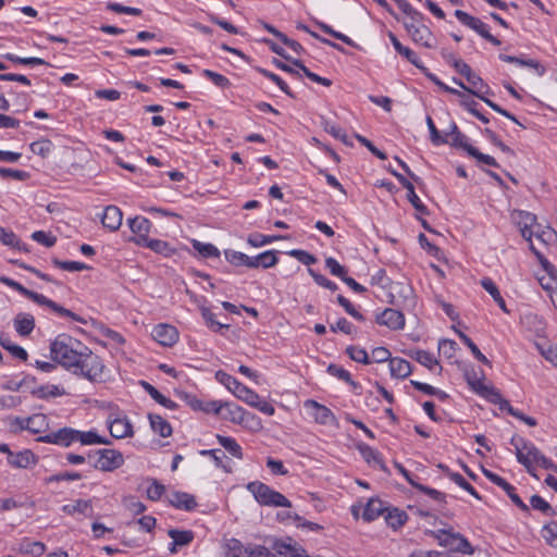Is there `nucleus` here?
<instances>
[{
	"label": "nucleus",
	"mask_w": 557,
	"mask_h": 557,
	"mask_svg": "<svg viewBox=\"0 0 557 557\" xmlns=\"http://www.w3.org/2000/svg\"><path fill=\"white\" fill-rule=\"evenodd\" d=\"M386 508L381 499L370 498L364 507L362 518L368 522L373 521L377 517L384 516Z\"/></svg>",
	"instance_id": "nucleus-27"
},
{
	"label": "nucleus",
	"mask_w": 557,
	"mask_h": 557,
	"mask_svg": "<svg viewBox=\"0 0 557 557\" xmlns=\"http://www.w3.org/2000/svg\"><path fill=\"white\" fill-rule=\"evenodd\" d=\"M305 407L307 409H311V416L313 417L317 423L323 425L336 423V418L334 413L326 406L321 405L313 399H307L305 401Z\"/></svg>",
	"instance_id": "nucleus-15"
},
{
	"label": "nucleus",
	"mask_w": 557,
	"mask_h": 557,
	"mask_svg": "<svg viewBox=\"0 0 557 557\" xmlns=\"http://www.w3.org/2000/svg\"><path fill=\"white\" fill-rule=\"evenodd\" d=\"M109 431L114 438H124L133 435V425L126 418H116L110 422Z\"/></svg>",
	"instance_id": "nucleus-25"
},
{
	"label": "nucleus",
	"mask_w": 557,
	"mask_h": 557,
	"mask_svg": "<svg viewBox=\"0 0 557 557\" xmlns=\"http://www.w3.org/2000/svg\"><path fill=\"white\" fill-rule=\"evenodd\" d=\"M410 357L430 370L438 364V361L433 357V355L426 350H414L410 354Z\"/></svg>",
	"instance_id": "nucleus-46"
},
{
	"label": "nucleus",
	"mask_w": 557,
	"mask_h": 557,
	"mask_svg": "<svg viewBox=\"0 0 557 557\" xmlns=\"http://www.w3.org/2000/svg\"><path fill=\"white\" fill-rule=\"evenodd\" d=\"M224 257L231 264L236 267L246 265L248 260V256L246 253L232 249L224 250Z\"/></svg>",
	"instance_id": "nucleus-62"
},
{
	"label": "nucleus",
	"mask_w": 557,
	"mask_h": 557,
	"mask_svg": "<svg viewBox=\"0 0 557 557\" xmlns=\"http://www.w3.org/2000/svg\"><path fill=\"white\" fill-rule=\"evenodd\" d=\"M260 74H262L264 77L269 78L270 81H272L273 83H275L277 85V87L284 92L286 94L288 97L290 98H295V95L293 94V91L290 90V88L288 87V85L276 74L265 70V69H262V67H257L256 69Z\"/></svg>",
	"instance_id": "nucleus-49"
},
{
	"label": "nucleus",
	"mask_w": 557,
	"mask_h": 557,
	"mask_svg": "<svg viewBox=\"0 0 557 557\" xmlns=\"http://www.w3.org/2000/svg\"><path fill=\"white\" fill-rule=\"evenodd\" d=\"M123 213L116 206L110 205L104 208L101 216L102 225L110 231H117L122 224Z\"/></svg>",
	"instance_id": "nucleus-19"
},
{
	"label": "nucleus",
	"mask_w": 557,
	"mask_h": 557,
	"mask_svg": "<svg viewBox=\"0 0 557 557\" xmlns=\"http://www.w3.org/2000/svg\"><path fill=\"white\" fill-rule=\"evenodd\" d=\"M131 231L134 236L129 238L138 246H143L148 239V234L152 226L151 222L145 216H135L127 221Z\"/></svg>",
	"instance_id": "nucleus-11"
},
{
	"label": "nucleus",
	"mask_w": 557,
	"mask_h": 557,
	"mask_svg": "<svg viewBox=\"0 0 557 557\" xmlns=\"http://www.w3.org/2000/svg\"><path fill=\"white\" fill-rule=\"evenodd\" d=\"M468 83L471 85L470 89L479 90L484 96L485 94H491L490 87L484 81L474 72L466 78Z\"/></svg>",
	"instance_id": "nucleus-63"
},
{
	"label": "nucleus",
	"mask_w": 557,
	"mask_h": 557,
	"mask_svg": "<svg viewBox=\"0 0 557 557\" xmlns=\"http://www.w3.org/2000/svg\"><path fill=\"white\" fill-rule=\"evenodd\" d=\"M326 372L329 374L336 376L337 379L348 383L352 387H355V388L357 387V383L351 379L350 373L347 370H345L344 368L338 367L335 363H330L327 366Z\"/></svg>",
	"instance_id": "nucleus-50"
},
{
	"label": "nucleus",
	"mask_w": 557,
	"mask_h": 557,
	"mask_svg": "<svg viewBox=\"0 0 557 557\" xmlns=\"http://www.w3.org/2000/svg\"><path fill=\"white\" fill-rule=\"evenodd\" d=\"M0 345L5 350H8L13 357H15L22 361L27 360V358H28L27 351L23 347L16 345V344H13L9 338L1 337Z\"/></svg>",
	"instance_id": "nucleus-45"
},
{
	"label": "nucleus",
	"mask_w": 557,
	"mask_h": 557,
	"mask_svg": "<svg viewBox=\"0 0 557 557\" xmlns=\"http://www.w3.org/2000/svg\"><path fill=\"white\" fill-rule=\"evenodd\" d=\"M0 283L4 284L8 287L13 288L14 290L18 292L21 295L33 300L37 305L48 307L53 312H55L60 315L67 317L74 321L85 323V320L83 318H81L79 315H77L76 313H74L73 311L60 306L55 301L47 298L46 296H44L41 294H38L36 292H33V290L26 288L21 283L16 282L8 276H4V275L0 276Z\"/></svg>",
	"instance_id": "nucleus-2"
},
{
	"label": "nucleus",
	"mask_w": 557,
	"mask_h": 557,
	"mask_svg": "<svg viewBox=\"0 0 557 557\" xmlns=\"http://www.w3.org/2000/svg\"><path fill=\"white\" fill-rule=\"evenodd\" d=\"M453 83L455 85H457L458 87L462 88L463 90L468 91L469 94L473 95L474 97L484 101L491 109H493L497 113H499V114L504 115L505 117L509 119L510 121L515 122L520 127L525 128V126L523 124H521L513 114H511L509 111L503 109L497 103H495L494 101H492L488 98H486L485 96H483L482 92H480L479 90L470 89V87L466 86L465 83L457 77H453Z\"/></svg>",
	"instance_id": "nucleus-13"
},
{
	"label": "nucleus",
	"mask_w": 557,
	"mask_h": 557,
	"mask_svg": "<svg viewBox=\"0 0 557 557\" xmlns=\"http://www.w3.org/2000/svg\"><path fill=\"white\" fill-rule=\"evenodd\" d=\"M52 263L54 267L64 270V271H83L88 270L89 267L83 262L78 261H62L57 258L52 259Z\"/></svg>",
	"instance_id": "nucleus-57"
},
{
	"label": "nucleus",
	"mask_w": 557,
	"mask_h": 557,
	"mask_svg": "<svg viewBox=\"0 0 557 557\" xmlns=\"http://www.w3.org/2000/svg\"><path fill=\"white\" fill-rule=\"evenodd\" d=\"M53 149V144L48 139L37 140L30 144V150L42 158H47Z\"/></svg>",
	"instance_id": "nucleus-54"
},
{
	"label": "nucleus",
	"mask_w": 557,
	"mask_h": 557,
	"mask_svg": "<svg viewBox=\"0 0 557 557\" xmlns=\"http://www.w3.org/2000/svg\"><path fill=\"white\" fill-rule=\"evenodd\" d=\"M405 28L414 42L420 44L425 48L435 47V38L433 33L425 24H405Z\"/></svg>",
	"instance_id": "nucleus-12"
},
{
	"label": "nucleus",
	"mask_w": 557,
	"mask_h": 557,
	"mask_svg": "<svg viewBox=\"0 0 557 557\" xmlns=\"http://www.w3.org/2000/svg\"><path fill=\"white\" fill-rule=\"evenodd\" d=\"M0 242L5 246L27 251V249L24 246H22L20 239L14 234V232L2 226H0Z\"/></svg>",
	"instance_id": "nucleus-44"
},
{
	"label": "nucleus",
	"mask_w": 557,
	"mask_h": 557,
	"mask_svg": "<svg viewBox=\"0 0 557 557\" xmlns=\"http://www.w3.org/2000/svg\"><path fill=\"white\" fill-rule=\"evenodd\" d=\"M456 333L458 334L462 343L471 350L472 355L476 360L485 364L490 363L488 359L481 352L479 347L473 343V341L468 335L457 330Z\"/></svg>",
	"instance_id": "nucleus-48"
},
{
	"label": "nucleus",
	"mask_w": 557,
	"mask_h": 557,
	"mask_svg": "<svg viewBox=\"0 0 557 557\" xmlns=\"http://www.w3.org/2000/svg\"><path fill=\"white\" fill-rule=\"evenodd\" d=\"M247 490L255 499L262 506L290 507V502L280 492L272 490L269 485L255 481L247 484Z\"/></svg>",
	"instance_id": "nucleus-4"
},
{
	"label": "nucleus",
	"mask_w": 557,
	"mask_h": 557,
	"mask_svg": "<svg viewBox=\"0 0 557 557\" xmlns=\"http://www.w3.org/2000/svg\"><path fill=\"white\" fill-rule=\"evenodd\" d=\"M215 379L228 391H231L238 399L245 401L246 404H253V400L257 399L256 392L242 384L237 379L230 375L228 373L220 370L215 373Z\"/></svg>",
	"instance_id": "nucleus-6"
},
{
	"label": "nucleus",
	"mask_w": 557,
	"mask_h": 557,
	"mask_svg": "<svg viewBox=\"0 0 557 557\" xmlns=\"http://www.w3.org/2000/svg\"><path fill=\"white\" fill-rule=\"evenodd\" d=\"M14 329L21 336H28L35 329V318L27 312H20L13 320Z\"/></svg>",
	"instance_id": "nucleus-23"
},
{
	"label": "nucleus",
	"mask_w": 557,
	"mask_h": 557,
	"mask_svg": "<svg viewBox=\"0 0 557 557\" xmlns=\"http://www.w3.org/2000/svg\"><path fill=\"white\" fill-rule=\"evenodd\" d=\"M168 535L173 540L170 545V553L175 554L177 546H187L194 541V532L190 530L170 529Z\"/></svg>",
	"instance_id": "nucleus-22"
},
{
	"label": "nucleus",
	"mask_w": 557,
	"mask_h": 557,
	"mask_svg": "<svg viewBox=\"0 0 557 557\" xmlns=\"http://www.w3.org/2000/svg\"><path fill=\"white\" fill-rule=\"evenodd\" d=\"M199 454L201 456H210L214 465L218 468H222L225 472L232 471L231 467L223 463V459L226 458V456L221 449H202Z\"/></svg>",
	"instance_id": "nucleus-51"
},
{
	"label": "nucleus",
	"mask_w": 557,
	"mask_h": 557,
	"mask_svg": "<svg viewBox=\"0 0 557 557\" xmlns=\"http://www.w3.org/2000/svg\"><path fill=\"white\" fill-rule=\"evenodd\" d=\"M455 16L458 18L460 23L465 26L473 29L480 36H482L485 40L491 42L494 46H499L500 40L493 36L488 30V25L482 22L479 17L472 16L469 13L462 10H456Z\"/></svg>",
	"instance_id": "nucleus-7"
},
{
	"label": "nucleus",
	"mask_w": 557,
	"mask_h": 557,
	"mask_svg": "<svg viewBox=\"0 0 557 557\" xmlns=\"http://www.w3.org/2000/svg\"><path fill=\"white\" fill-rule=\"evenodd\" d=\"M468 154L472 158H474L478 162L484 163L490 166L498 168L499 164L495 160V158L482 153L478 148L475 147H469Z\"/></svg>",
	"instance_id": "nucleus-60"
},
{
	"label": "nucleus",
	"mask_w": 557,
	"mask_h": 557,
	"mask_svg": "<svg viewBox=\"0 0 557 557\" xmlns=\"http://www.w3.org/2000/svg\"><path fill=\"white\" fill-rule=\"evenodd\" d=\"M141 247H147L164 257H171L176 252L175 248H173L168 242L161 239L149 238Z\"/></svg>",
	"instance_id": "nucleus-35"
},
{
	"label": "nucleus",
	"mask_w": 557,
	"mask_h": 557,
	"mask_svg": "<svg viewBox=\"0 0 557 557\" xmlns=\"http://www.w3.org/2000/svg\"><path fill=\"white\" fill-rule=\"evenodd\" d=\"M153 339L163 346H172L178 339L177 330L170 324H158L151 333Z\"/></svg>",
	"instance_id": "nucleus-17"
},
{
	"label": "nucleus",
	"mask_w": 557,
	"mask_h": 557,
	"mask_svg": "<svg viewBox=\"0 0 557 557\" xmlns=\"http://www.w3.org/2000/svg\"><path fill=\"white\" fill-rule=\"evenodd\" d=\"M169 503L177 508L186 511H191L197 507V502L194 495L185 492H173L169 496Z\"/></svg>",
	"instance_id": "nucleus-21"
},
{
	"label": "nucleus",
	"mask_w": 557,
	"mask_h": 557,
	"mask_svg": "<svg viewBox=\"0 0 557 557\" xmlns=\"http://www.w3.org/2000/svg\"><path fill=\"white\" fill-rule=\"evenodd\" d=\"M37 461L36 455L29 449L16 454L10 453V457H8V462L15 468H27L29 465H36Z\"/></svg>",
	"instance_id": "nucleus-24"
},
{
	"label": "nucleus",
	"mask_w": 557,
	"mask_h": 557,
	"mask_svg": "<svg viewBox=\"0 0 557 557\" xmlns=\"http://www.w3.org/2000/svg\"><path fill=\"white\" fill-rule=\"evenodd\" d=\"M424 533L435 539L441 546L448 548L453 553L471 555L474 552L469 541L460 533L453 532L451 528L448 530L440 529L437 531L426 529Z\"/></svg>",
	"instance_id": "nucleus-3"
},
{
	"label": "nucleus",
	"mask_w": 557,
	"mask_h": 557,
	"mask_svg": "<svg viewBox=\"0 0 557 557\" xmlns=\"http://www.w3.org/2000/svg\"><path fill=\"white\" fill-rule=\"evenodd\" d=\"M274 549L278 555H283L285 557H305V550H298L289 544H285L283 542H276L274 544Z\"/></svg>",
	"instance_id": "nucleus-58"
},
{
	"label": "nucleus",
	"mask_w": 557,
	"mask_h": 557,
	"mask_svg": "<svg viewBox=\"0 0 557 557\" xmlns=\"http://www.w3.org/2000/svg\"><path fill=\"white\" fill-rule=\"evenodd\" d=\"M221 416L223 419L237 424H247L250 420L255 419V414L246 411L234 403H224Z\"/></svg>",
	"instance_id": "nucleus-16"
},
{
	"label": "nucleus",
	"mask_w": 557,
	"mask_h": 557,
	"mask_svg": "<svg viewBox=\"0 0 557 557\" xmlns=\"http://www.w3.org/2000/svg\"><path fill=\"white\" fill-rule=\"evenodd\" d=\"M481 286L492 296V298L495 300V302L499 306V308L508 313L509 310L507 309L505 299L502 297L498 287L490 277H484L481 280Z\"/></svg>",
	"instance_id": "nucleus-31"
},
{
	"label": "nucleus",
	"mask_w": 557,
	"mask_h": 557,
	"mask_svg": "<svg viewBox=\"0 0 557 557\" xmlns=\"http://www.w3.org/2000/svg\"><path fill=\"white\" fill-rule=\"evenodd\" d=\"M375 322L387 326L389 330H401L405 326V315L401 311L386 308L375 315Z\"/></svg>",
	"instance_id": "nucleus-14"
},
{
	"label": "nucleus",
	"mask_w": 557,
	"mask_h": 557,
	"mask_svg": "<svg viewBox=\"0 0 557 557\" xmlns=\"http://www.w3.org/2000/svg\"><path fill=\"white\" fill-rule=\"evenodd\" d=\"M38 442L70 447L76 442V430L64 426L46 435L39 436Z\"/></svg>",
	"instance_id": "nucleus-9"
},
{
	"label": "nucleus",
	"mask_w": 557,
	"mask_h": 557,
	"mask_svg": "<svg viewBox=\"0 0 557 557\" xmlns=\"http://www.w3.org/2000/svg\"><path fill=\"white\" fill-rule=\"evenodd\" d=\"M499 59L507 63H515L520 66H528L534 69L539 75H543L545 73V67L540 64L536 60L533 59H521L519 57L515 55H508V54H499Z\"/></svg>",
	"instance_id": "nucleus-32"
},
{
	"label": "nucleus",
	"mask_w": 557,
	"mask_h": 557,
	"mask_svg": "<svg viewBox=\"0 0 557 557\" xmlns=\"http://www.w3.org/2000/svg\"><path fill=\"white\" fill-rule=\"evenodd\" d=\"M388 37L393 47L400 55L406 58L408 62H410L421 72H426V67L421 63L420 59L418 58L414 51H412L408 47H405L393 33H389Z\"/></svg>",
	"instance_id": "nucleus-20"
},
{
	"label": "nucleus",
	"mask_w": 557,
	"mask_h": 557,
	"mask_svg": "<svg viewBox=\"0 0 557 557\" xmlns=\"http://www.w3.org/2000/svg\"><path fill=\"white\" fill-rule=\"evenodd\" d=\"M510 444L515 447L517 460L532 476L537 479L533 462L542 455L540 449L532 442L518 435L511 437Z\"/></svg>",
	"instance_id": "nucleus-5"
},
{
	"label": "nucleus",
	"mask_w": 557,
	"mask_h": 557,
	"mask_svg": "<svg viewBox=\"0 0 557 557\" xmlns=\"http://www.w3.org/2000/svg\"><path fill=\"white\" fill-rule=\"evenodd\" d=\"M32 394L34 396H37L38 398H41V399H47L49 397H59V396H63L65 394V391L64 389H61L59 386L57 385H41L37 388H35Z\"/></svg>",
	"instance_id": "nucleus-42"
},
{
	"label": "nucleus",
	"mask_w": 557,
	"mask_h": 557,
	"mask_svg": "<svg viewBox=\"0 0 557 557\" xmlns=\"http://www.w3.org/2000/svg\"><path fill=\"white\" fill-rule=\"evenodd\" d=\"M202 75L206 76L208 79H210L215 86L220 88H227L231 86L230 79L216 72H213L211 70H203Z\"/></svg>",
	"instance_id": "nucleus-61"
},
{
	"label": "nucleus",
	"mask_w": 557,
	"mask_h": 557,
	"mask_svg": "<svg viewBox=\"0 0 557 557\" xmlns=\"http://www.w3.org/2000/svg\"><path fill=\"white\" fill-rule=\"evenodd\" d=\"M542 536L553 547H557V522L552 520L542 529Z\"/></svg>",
	"instance_id": "nucleus-53"
},
{
	"label": "nucleus",
	"mask_w": 557,
	"mask_h": 557,
	"mask_svg": "<svg viewBox=\"0 0 557 557\" xmlns=\"http://www.w3.org/2000/svg\"><path fill=\"white\" fill-rule=\"evenodd\" d=\"M47 547L42 542H32L28 539H24L20 544V552L25 555H32L34 557H40L45 554Z\"/></svg>",
	"instance_id": "nucleus-38"
},
{
	"label": "nucleus",
	"mask_w": 557,
	"mask_h": 557,
	"mask_svg": "<svg viewBox=\"0 0 557 557\" xmlns=\"http://www.w3.org/2000/svg\"><path fill=\"white\" fill-rule=\"evenodd\" d=\"M318 27L325 34L331 35L332 37L345 42L348 46L356 47V44L346 35L334 30L330 25L317 22Z\"/></svg>",
	"instance_id": "nucleus-59"
},
{
	"label": "nucleus",
	"mask_w": 557,
	"mask_h": 557,
	"mask_svg": "<svg viewBox=\"0 0 557 557\" xmlns=\"http://www.w3.org/2000/svg\"><path fill=\"white\" fill-rule=\"evenodd\" d=\"M7 60L22 64V65H49L44 59L29 57V58H21L13 53H7L3 55Z\"/></svg>",
	"instance_id": "nucleus-55"
},
{
	"label": "nucleus",
	"mask_w": 557,
	"mask_h": 557,
	"mask_svg": "<svg viewBox=\"0 0 557 557\" xmlns=\"http://www.w3.org/2000/svg\"><path fill=\"white\" fill-rule=\"evenodd\" d=\"M285 235H263L260 233H252L248 236L247 243L252 247H262L276 240L287 239Z\"/></svg>",
	"instance_id": "nucleus-37"
},
{
	"label": "nucleus",
	"mask_w": 557,
	"mask_h": 557,
	"mask_svg": "<svg viewBox=\"0 0 557 557\" xmlns=\"http://www.w3.org/2000/svg\"><path fill=\"white\" fill-rule=\"evenodd\" d=\"M219 444L224 447L233 457L243 459V449L240 445L233 438L216 434Z\"/></svg>",
	"instance_id": "nucleus-39"
},
{
	"label": "nucleus",
	"mask_w": 557,
	"mask_h": 557,
	"mask_svg": "<svg viewBox=\"0 0 557 557\" xmlns=\"http://www.w3.org/2000/svg\"><path fill=\"white\" fill-rule=\"evenodd\" d=\"M47 425V418L42 413L33 414L26 418L25 430L33 434L40 433L44 426Z\"/></svg>",
	"instance_id": "nucleus-41"
},
{
	"label": "nucleus",
	"mask_w": 557,
	"mask_h": 557,
	"mask_svg": "<svg viewBox=\"0 0 557 557\" xmlns=\"http://www.w3.org/2000/svg\"><path fill=\"white\" fill-rule=\"evenodd\" d=\"M150 428L157 434L162 437H169L172 435L173 429L171 424L160 414L149 413L148 414Z\"/></svg>",
	"instance_id": "nucleus-28"
},
{
	"label": "nucleus",
	"mask_w": 557,
	"mask_h": 557,
	"mask_svg": "<svg viewBox=\"0 0 557 557\" xmlns=\"http://www.w3.org/2000/svg\"><path fill=\"white\" fill-rule=\"evenodd\" d=\"M530 505L533 509L543 512L544 515L554 516L556 511L553 507L540 495H533L530 499Z\"/></svg>",
	"instance_id": "nucleus-56"
},
{
	"label": "nucleus",
	"mask_w": 557,
	"mask_h": 557,
	"mask_svg": "<svg viewBox=\"0 0 557 557\" xmlns=\"http://www.w3.org/2000/svg\"><path fill=\"white\" fill-rule=\"evenodd\" d=\"M201 315L209 329L213 332H221L222 330H227L230 324L221 323L215 320V314L207 307L201 308Z\"/></svg>",
	"instance_id": "nucleus-43"
},
{
	"label": "nucleus",
	"mask_w": 557,
	"mask_h": 557,
	"mask_svg": "<svg viewBox=\"0 0 557 557\" xmlns=\"http://www.w3.org/2000/svg\"><path fill=\"white\" fill-rule=\"evenodd\" d=\"M384 519L388 527L394 530L401 528L406 521L408 520V515L406 511L400 510L396 507H387L384 513Z\"/></svg>",
	"instance_id": "nucleus-26"
},
{
	"label": "nucleus",
	"mask_w": 557,
	"mask_h": 557,
	"mask_svg": "<svg viewBox=\"0 0 557 557\" xmlns=\"http://www.w3.org/2000/svg\"><path fill=\"white\" fill-rule=\"evenodd\" d=\"M513 219L520 228L522 237L527 242H531L534 233V225L536 224V215L527 211H517Z\"/></svg>",
	"instance_id": "nucleus-18"
},
{
	"label": "nucleus",
	"mask_w": 557,
	"mask_h": 557,
	"mask_svg": "<svg viewBox=\"0 0 557 557\" xmlns=\"http://www.w3.org/2000/svg\"><path fill=\"white\" fill-rule=\"evenodd\" d=\"M76 442H79L82 445L111 444L109 440L100 436L95 430L87 432L76 430Z\"/></svg>",
	"instance_id": "nucleus-33"
},
{
	"label": "nucleus",
	"mask_w": 557,
	"mask_h": 557,
	"mask_svg": "<svg viewBox=\"0 0 557 557\" xmlns=\"http://www.w3.org/2000/svg\"><path fill=\"white\" fill-rule=\"evenodd\" d=\"M62 511L67 515L79 512L89 516L88 511H91V502L89 499H77L74 504L64 505Z\"/></svg>",
	"instance_id": "nucleus-40"
},
{
	"label": "nucleus",
	"mask_w": 557,
	"mask_h": 557,
	"mask_svg": "<svg viewBox=\"0 0 557 557\" xmlns=\"http://www.w3.org/2000/svg\"><path fill=\"white\" fill-rule=\"evenodd\" d=\"M346 354L349 356V358L356 362L369 364L371 362V359L364 348H360L357 346H348L346 348Z\"/></svg>",
	"instance_id": "nucleus-52"
},
{
	"label": "nucleus",
	"mask_w": 557,
	"mask_h": 557,
	"mask_svg": "<svg viewBox=\"0 0 557 557\" xmlns=\"http://www.w3.org/2000/svg\"><path fill=\"white\" fill-rule=\"evenodd\" d=\"M193 248L205 258L220 257L219 249L212 244H203L197 239L191 240Z\"/></svg>",
	"instance_id": "nucleus-47"
},
{
	"label": "nucleus",
	"mask_w": 557,
	"mask_h": 557,
	"mask_svg": "<svg viewBox=\"0 0 557 557\" xmlns=\"http://www.w3.org/2000/svg\"><path fill=\"white\" fill-rule=\"evenodd\" d=\"M225 557H255L253 548H246L238 540L232 539L226 545Z\"/></svg>",
	"instance_id": "nucleus-34"
},
{
	"label": "nucleus",
	"mask_w": 557,
	"mask_h": 557,
	"mask_svg": "<svg viewBox=\"0 0 557 557\" xmlns=\"http://www.w3.org/2000/svg\"><path fill=\"white\" fill-rule=\"evenodd\" d=\"M483 474L494 484L502 487L508 497L511 499V502L522 511L529 512L530 508L529 506L520 498V496L516 493L515 486H512L510 483H508L504 478L500 475L483 469Z\"/></svg>",
	"instance_id": "nucleus-10"
},
{
	"label": "nucleus",
	"mask_w": 557,
	"mask_h": 557,
	"mask_svg": "<svg viewBox=\"0 0 557 557\" xmlns=\"http://www.w3.org/2000/svg\"><path fill=\"white\" fill-rule=\"evenodd\" d=\"M391 375L397 379H405L410 375L412 368L409 361L395 357L389 359Z\"/></svg>",
	"instance_id": "nucleus-29"
},
{
	"label": "nucleus",
	"mask_w": 557,
	"mask_h": 557,
	"mask_svg": "<svg viewBox=\"0 0 557 557\" xmlns=\"http://www.w3.org/2000/svg\"><path fill=\"white\" fill-rule=\"evenodd\" d=\"M50 355L54 362L90 382L104 381L101 358L70 335H58L50 344Z\"/></svg>",
	"instance_id": "nucleus-1"
},
{
	"label": "nucleus",
	"mask_w": 557,
	"mask_h": 557,
	"mask_svg": "<svg viewBox=\"0 0 557 557\" xmlns=\"http://www.w3.org/2000/svg\"><path fill=\"white\" fill-rule=\"evenodd\" d=\"M99 457L92 463L95 469L111 472L124 463V457L121 451L115 449H98Z\"/></svg>",
	"instance_id": "nucleus-8"
},
{
	"label": "nucleus",
	"mask_w": 557,
	"mask_h": 557,
	"mask_svg": "<svg viewBox=\"0 0 557 557\" xmlns=\"http://www.w3.org/2000/svg\"><path fill=\"white\" fill-rule=\"evenodd\" d=\"M140 385L149 394V396L157 401L159 405L168 408V409H175L177 407V404L171 400L170 398L165 397L163 394H161L154 386H152L150 383L146 381H140Z\"/></svg>",
	"instance_id": "nucleus-30"
},
{
	"label": "nucleus",
	"mask_w": 557,
	"mask_h": 557,
	"mask_svg": "<svg viewBox=\"0 0 557 557\" xmlns=\"http://www.w3.org/2000/svg\"><path fill=\"white\" fill-rule=\"evenodd\" d=\"M357 448L360 453V455L362 456V458L368 462V463H371L372 461L375 462L376 465H379V467L387 472V468L385 466V463L383 462L382 458L380 457V455L377 454V451H375L373 448H371L369 445L367 444H363V443H360L357 445Z\"/></svg>",
	"instance_id": "nucleus-36"
},
{
	"label": "nucleus",
	"mask_w": 557,
	"mask_h": 557,
	"mask_svg": "<svg viewBox=\"0 0 557 557\" xmlns=\"http://www.w3.org/2000/svg\"><path fill=\"white\" fill-rule=\"evenodd\" d=\"M325 265L330 270L331 274L343 280L347 275L345 267L341 265L333 257L325 259Z\"/></svg>",
	"instance_id": "nucleus-64"
}]
</instances>
